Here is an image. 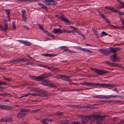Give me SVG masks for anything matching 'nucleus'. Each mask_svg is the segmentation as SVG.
Here are the masks:
<instances>
[{
    "label": "nucleus",
    "mask_w": 124,
    "mask_h": 124,
    "mask_svg": "<svg viewBox=\"0 0 124 124\" xmlns=\"http://www.w3.org/2000/svg\"><path fill=\"white\" fill-rule=\"evenodd\" d=\"M9 95L10 94H9L7 93H0V96H7Z\"/></svg>",
    "instance_id": "obj_48"
},
{
    "label": "nucleus",
    "mask_w": 124,
    "mask_h": 124,
    "mask_svg": "<svg viewBox=\"0 0 124 124\" xmlns=\"http://www.w3.org/2000/svg\"><path fill=\"white\" fill-rule=\"evenodd\" d=\"M63 75H57L55 76V78H57L60 79H62Z\"/></svg>",
    "instance_id": "obj_40"
},
{
    "label": "nucleus",
    "mask_w": 124,
    "mask_h": 124,
    "mask_svg": "<svg viewBox=\"0 0 124 124\" xmlns=\"http://www.w3.org/2000/svg\"><path fill=\"white\" fill-rule=\"evenodd\" d=\"M108 35V34L106 32L104 31H102L101 33V37H104L105 36H106Z\"/></svg>",
    "instance_id": "obj_42"
},
{
    "label": "nucleus",
    "mask_w": 124,
    "mask_h": 124,
    "mask_svg": "<svg viewBox=\"0 0 124 124\" xmlns=\"http://www.w3.org/2000/svg\"><path fill=\"white\" fill-rule=\"evenodd\" d=\"M40 92L41 93L39 94V96L41 97H45L47 96L48 95V93L43 90H40Z\"/></svg>",
    "instance_id": "obj_9"
},
{
    "label": "nucleus",
    "mask_w": 124,
    "mask_h": 124,
    "mask_svg": "<svg viewBox=\"0 0 124 124\" xmlns=\"http://www.w3.org/2000/svg\"><path fill=\"white\" fill-rule=\"evenodd\" d=\"M98 12L99 14L101 16V17L104 19L105 20L107 23H110V21H109V19L107 18L106 16H105L103 14L101 13L100 11H98Z\"/></svg>",
    "instance_id": "obj_10"
},
{
    "label": "nucleus",
    "mask_w": 124,
    "mask_h": 124,
    "mask_svg": "<svg viewBox=\"0 0 124 124\" xmlns=\"http://www.w3.org/2000/svg\"><path fill=\"white\" fill-rule=\"evenodd\" d=\"M18 41L19 42L26 46H30L31 45V43L29 41L20 40H18Z\"/></svg>",
    "instance_id": "obj_12"
},
{
    "label": "nucleus",
    "mask_w": 124,
    "mask_h": 124,
    "mask_svg": "<svg viewBox=\"0 0 124 124\" xmlns=\"http://www.w3.org/2000/svg\"><path fill=\"white\" fill-rule=\"evenodd\" d=\"M90 69L94 71L98 75H99L107 74L108 73V71L106 70H104L93 68H91Z\"/></svg>",
    "instance_id": "obj_4"
},
{
    "label": "nucleus",
    "mask_w": 124,
    "mask_h": 124,
    "mask_svg": "<svg viewBox=\"0 0 124 124\" xmlns=\"http://www.w3.org/2000/svg\"><path fill=\"white\" fill-rule=\"evenodd\" d=\"M34 63H33L32 62H28L26 63V64L27 65H34Z\"/></svg>",
    "instance_id": "obj_52"
},
{
    "label": "nucleus",
    "mask_w": 124,
    "mask_h": 124,
    "mask_svg": "<svg viewBox=\"0 0 124 124\" xmlns=\"http://www.w3.org/2000/svg\"><path fill=\"white\" fill-rule=\"evenodd\" d=\"M31 91L35 92H39L40 90H39L38 88L35 87H33L32 88Z\"/></svg>",
    "instance_id": "obj_37"
},
{
    "label": "nucleus",
    "mask_w": 124,
    "mask_h": 124,
    "mask_svg": "<svg viewBox=\"0 0 124 124\" xmlns=\"http://www.w3.org/2000/svg\"><path fill=\"white\" fill-rule=\"evenodd\" d=\"M6 84V83L5 82H3L0 81V85H5Z\"/></svg>",
    "instance_id": "obj_60"
},
{
    "label": "nucleus",
    "mask_w": 124,
    "mask_h": 124,
    "mask_svg": "<svg viewBox=\"0 0 124 124\" xmlns=\"http://www.w3.org/2000/svg\"><path fill=\"white\" fill-rule=\"evenodd\" d=\"M42 84L45 86H48L49 82L48 80H43L42 81Z\"/></svg>",
    "instance_id": "obj_25"
},
{
    "label": "nucleus",
    "mask_w": 124,
    "mask_h": 124,
    "mask_svg": "<svg viewBox=\"0 0 124 124\" xmlns=\"http://www.w3.org/2000/svg\"><path fill=\"white\" fill-rule=\"evenodd\" d=\"M36 80L38 81H42L43 79L42 76L41 75L40 76L36 77Z\"/></svg>",
    "instance_id": "obj_31"
},
{
    "label": "nucleus",
    "mask_w": 124,
    "mask_h": 124,
    "mask_svg": "<svg viewBox=\"0 0 124 124\" xmlns=\"http://www.w3.org/2000/svg\"><path fill=\"white\" fill-rule=\"evenodd\" d=\"M55 16L57 18L61 19L63 21L66 23L67 24H70V21L67 19L66 18L64 15L61 16L60 15H56Z\"/></svg>",
    "instance_id": "obj_5"
},
{
    "label": "nucleus",
    "mask_w": 124,
    "mask_h": 124,
    "mask_svg": "<svg viewBox=\"0 0 124 124\" xmlns=\"http://www.w3.org/2000/svg\"><path fill=\"white\" fill-rule=\"evenodd\" d=\"M3 23L4 25V30H3V31H6V30H8V24L6 20L4 19V20Z\"/></svg>",
    "instance_id": "obj_20"
},
{
    "label": "nucleus",
    "mask_w": 124,
    "mask_h": 124,
    "mask_svg": "<svg viewBox=\"0 0 124 124\" xmlns=\"http://www.w3.org/2000/svg\"><path fill=\"white\" fill-rule=\"evenodd\" d=\"M78 34L81 35V36L83 37L84 38H85L84 35L82 34L81 32L78 28H77L76 30L75 31Z\"/></svg>",
    "instance_id": "obj_27"
},
{
    "label": "nucleus",
    "mask_w": 124,
    "mask_h": 124,
    "mask_svg": "<svg viewBox=\"0 0 124 124\" xmlns=\"http://www.w3.org/2000/svg\"><path fill=\"white\" fill-rule=\"evenodd\" d=\"M7 15L8 17H9L10 16V10H6Z\"/></svg>",
    "instance_id": "obj_45"
},
{
    "label": "nucleus",
    "mask_w": 124,
    "mask_h": 124,
    "mask_svg": "<svg viewBox=\"0 0 124 124\" xmlns=\"http://www.w3.org/2000/svg\"><path fill=\"white\" fill-rule=\"evenodd\" d=\"M39 29H40L43 31L44 30L43 27L41 26L40 24H39Z\"/></svg>",
    "instance_id": "obj_54"
},
{
    "label": "nucleus",
    "mask_w": 124,
    "mask_h": 124,
    "mask_svg": "<svg viewBox=\"0 0 124 124\" xmlns=\"http://www.w3.org/2000/svg\"><path fill=\"white\" fill-rule=\"evenodd\" d=\"M18 58L14 59H13L12 60L10 61V62H18Z\"/></svg>",
    "instance_id": "obj_44"
},
{
    "label": "nucleus",
    "mask_w": 124,
    "mask_h": 124,
    "mask_svg": "<svg viewBox=\"0 0 124 124\" xmlns=\"http://www.w3.org/2000/svg\"><path fill=\"white\" fill-rule=\"evenodd\" d=\"M22 26L24 27L25 29L28 30H29V28L26 25H22Z\"/></svg>",
    "instance_id": "obj_63"
},
{
    "label": "nucleus",
    "mask_w": 124,
    "mask_h": 124,
    "mask_svg": "<svg viewBox=\"0 0 124 124\" xmlns=\"http://www.w3.org/2000/svg\"><path fill=\"white\" fill-rule=\"evenodd\" d=\"M62 33H72L73 31L72 30H68L67 29L62 30Z\"/></svg>",
    "instance_id": "obj_29"
},
{
    "label": "nucleus",
    "mask_w": 124,
    "mask_h": 124,
    "mask_svg": "<svg viewBox=\"0 0 124 124\" xmlns=\"http://www.w3.org/2000/svg\"><path fill=\"white\" fill-rule=\"evenodd\" d=\"M30 109H21L17 114V117L19 118H21L26 115L30 111Z\"/></svg>",
    "instance_id": "obj_2"
},
{
    "label": "nucleus",
    "mask_w": 124,
    "mask_h": 124,
    "mask_svg": "<svg viewBox=\"0 0 124 124\" xmlns=\"http://www.w3.org/2000/svg\"><path fill=\"white\" fill-rule=\"evenodd\" d=\"M95 85H99L102 86L103 87L105 88L109 87V84H99L98 83H95Z\"/></svg>",
    "instance_id": "obj_16"
},
{
    "label": "nucleus",
    "mask_w": 124,
    "mask_h": 124,
    "mask_svg": "<svg viewBox=\"0 0 124 124\" xmlns=\"http://www.w3.org/2000/svg\"><path fill=\"white\" fill-rule=\"evenodd\" d=\"M116 13H118L119 15H123L124 14L123 13L121 12L120 11H118L117 10V12H116Z\"/></svg>",
    "instance_id": "obj_55"
},
{
    "label": "nucleus",
    "mask_w": 124,
    "mask_h": 124,
    "mask_svg": "<svg viewBox=\"0 0 124 124\" xmlns=\"http://www.w3.org/2000/svg\"><path fill=\"white\" fill-rule=\"evenodd\" d=\"M48 86L54 88H56L57 87V86L54 83L51 82H49Z\"/></svg>",
    "instance_id": "obj_30"
},
{
    "label": "nucleus",
    "mask_w": 124,
    "mask_h": 124,
    "mask_svg": "<svg viewBox=\"0 0 124 124\" xmlns=\"http://www.w3.org/2000/svg\"><path fill=\"white\" fill-rule=\"evenodd\" d=\"M18 62H26L28 60L26 58H18Z\"/></svg>",
    "instance_id": "obj_26"
},
{
    "label": "nucleus",
    "mask_w": 124,
    "mask_h": 124,
    "mask_svg": "<svg viewBox=\"0 0 124 124\" xmlns=\"http://www.w3.org/2000/svg\"><path fill=\"white\" fill-rule=\"evenodd\" d=\"M57 2L54 1L52 0H50V5H54L57 4Z\"/></svg>",
    "instance_id": "obj_32"
},
{
    "label": "nucleus",
    "mask_w": 124,
    "mask_h": 124,
    "mask_svg": "<svg viewBox=\"0 0 124 124\" xmlns=\"http://www.w3.org/2000/svg\"><path fill=\"white\" fill-rule=\"evenodd\" d=\"M93 97L96 98L101 99L102 95H98L93 96Z\"/></svg>",
    "instance_id": "obj_39"
},
{
    "label": "nucleus",
    "mask_w": 124,
    "mask_h": 124,
    "mask_svg": "<svg viewBox=\"0 0 124 124\" xmlns=\"http://www.w3.org/2000/svg\"><path fill=\"white\" fill-rule=\"evenodd\" d=\"M118 2L120 4L123 6L121 7V8H124V3L121 1L120 0H117Z\"/></svg>",
    "instance_id": "obj_43"
},
{
    "label": "nucleus",
    "mask_w": 124,
    "mask_h": 124,
    "mask_svg": "<svg viewBox=\"0 0 124 124\" xmlns=\"http://www.w3.org/2000/svg\"><path fill=\"white\" fill-rule=\"evenodd\" d=\"M80 84L82 85H91L92 86H95V83H90L88 82H84L80 83Z\"/></svg>",
    "instance_id": "obj_13"
},
{
    "label": "nucleus",
    "mask_w": 124,
    "mask_h": 124,
    "mask_svg": "<svg viewBox=\"0 0 124 124\" xmlns=\"http://www.w3.org/2000/svg\"><path fill=\"white\" fill-rule=\"evenodd\" d=\"M46 68H47L49 70L52 69V70H57V68H52L51 67H48L47 66H46Z\"/></svg>",
    "instance_id": "obj_49"
},
{
    "label": "nucleus",
    "mask_w": 124,
    "mask_h": 124,
    "mask_svg": "<svg viewBox=\"0 0 124 124\" xmlns=\"http://www.w3.org/2000/svg\"><path fill=\"white\" fill-rule=\"evenodd\" d=\"M61 49H63L65 51H66L68 50V47H67L66 46H61L59 47Z\"/></svg>",
    "instance_id": "obj_36"
},
{
    "label": "nucleus",
    "mask_w": 124,
    "mask_h": 124,
    "mask_svg": "<svg viewBox=\"0 0 124 124\" xmlns=\"http://www.w3.org/2000/svg\"><path fill=\"white\" fill-rule=\"evenodd\" d=\"M99 51L100 53L103 54L108 55L110 54L109 50L107 49H100L99 50Z\"/></svg>",
    "instance_id": "obj_6"
},
{
    "label": "nucleus",
    "mask_w": 124,
    "mask_h": 124,
    "mask_svg": "<svg viewBox=\"0 0 124 124\" xmlns=\"http://www.w3.org/2000/svg\"><path fill=\"white\" fill-rule=\"evenodd\" d=\"M116 85L114 84H109V87H111V88H114L116 87Z\"/></svg>",
    "instance_id": "obj_51"
},
{
    "label": "nucleus",
    "mask_w": 124,
    "mask_h": 124,
    "mask_svg": "<svg viewBox=\"0 0 124 124\" xmlns=\"http://www.w3.org/2000/svg\"><path fill=\"white\" fill-rule=\"evenodd\" d=\"M118 124H124V120L120 121Z\"/></svg>",
    "instance_id": "obj_58"
},
{
    "label": "nucleus",
    "mask_w": 124,
    "mask_h": 124,
    "mask_svg": "<svg viewBox=\"0 0 124 124\" xmlns=\"http://www.w3.org/2000/svg\"><path fill=\"white\" fill-rule=\"evenodd\" d=\"M110 11H111L112 12L116 13V12H117V10H116L115 9V8H111V9H110Z\"/></svg>",
    "instance_id": "obj_50"
},
{
    "label": "nucleus",
    "mask_w": 124,
    "mask_h": 124,
    "mask_svg": "<svg viewBox=\"0 0 124 124\" xmlns=\"http://www.w3.org/2000/svg\"><path fill=\"white\" fill-rule=\"evenodd\" d=\"M44 33H45L47 35H48V33H49V32L48 31H46L44 30L43 31Z\"/></svg>",
    "instance_id": "obj_64"
},
{
    "label": "nucleus",
    "mask_w": 124,
    "mask_h": 124,
    "mask_svg": "<svg viewBox=\"0 0 124 124\" xmlns=\"http://www.w3.org/2000/svg\"><path fill=\"white\" fill-rule=\"evenodd\" d=\"M77 48L83 51L88 52L89 53H92L93 52L92 51L89 49L88 48H82L80 47H77Z\"/></svg>",
    "instance_id": "obj_8"
},
{
    "label": "nucleus",
    "mask_w": 124,
    "mask_h": 124,
    "mask_svg": "<svg viewBox=\"0 0 124 124\" xmlns=\"http://www.w3.org/2000/svg\"><path fill=\"white\" fill-rule=\"evenodd\" d=\"M110 65L111 66L118 67L119 68H120L121 66L120 65H118L117 64L114 63H111Z\"/></svg>",
    "instance_id": "obj_34"
},
{
    "label": "nucleus",
    "mask_w": 124,
    "mask_h": 124,
    "mask_svg": "<svg viewBox=\"0 0 124 124\" xmlns=\"http://www.w3.org/2000/svg\"><path fill=\"white\" fill-rule=\"evenodd\" d=\"M38 95L39 94H37L34 93H28L27 94V96L28 95H31L34 96H39Z\"/></svg>",
    "instance_id": "obj_41"
},
{
    "label": "nucleus",
    "mask_w": 124,
    "mask_h": 124,
    "mask_svg": "<svg viewBox=\"0 0 124 124\" xmlns=\"http://www.w3.org/2000/svg\"><path fill=\"white\" fill-rule=\"evenodd\" d=\"M105 62L106 64L108 65H110V64H111V63L110 62H108V61H106L105 62Z\"/></svg>",
    "instance_id": "obj_59"
},
{
    "label": "nucleus",
    "mask_w": 124,
    "mask_h": 124,
    "mask_svg": "<svg viewBox=\"0 0 124 124\" xmlns=\"http://www.w3.org/2000/svg\"><path fill=\"white\" fill-rule=\"evenodd\" d=\"M12 108L11 107L8 106L0 105V109H11Z\"/></svg>",
    "instance_id": "obj_11"
},
{
    "label": "nucleus",
    "mask_w": 124,
    "mask_h": 124,
    "mask_svg": "<svg viewBox=\"0 0 124 124\" xmlns=\"http://www.w3.org/2000/svg\"><path fill=\"white\" fill-rule=\"evenodd\" d=\"M110 50L109 51L110 52V54L111 53H112L114 54H116V53L118 51L120 50L121 49V48L120 47H117L115 48H113L112 47H110L109 48Z\"/></svg>",
    "instance_id": "obj_7"
},
{
    "label": "nucleus",
    "mask_w": 124,
    "mask_h": 124,
    "mask_svg": "<svg viewBox=\"0 0 124 124\" xmlns=\"http://www.w3.org/2000/svg\"><path fill=\"white\" fill-rule=\"evenodd\" d=\"M116 54H114L113 56H111L110 58L112 62L115 61L116 60Z\"/></svg>",
    "instance_id": "obj_28"
},
{
    "label": "nucleus",
    "mask_w": 124,
    "mask_h": 124,
    "mask_svg": "<svg viewBox=\"0 0 124 124\" xmlns=\"http://www.w3.org/2000/svg\"><path fill=\"white\" fill-rule=\"evenodd\" d=\"M62 80L68 81L69 82H71V80L69 76H65L63 75Z\"/></svg>",
    "instance_id": "obj_19"
},
{
    "label": "nucleus",
    "mask_w": 124,
    "mask_h": 124,
    "mask_svg": "<svg viewBox=\"0 0 124 124\" xmlns=\"http://www.w3.org/2000/svg\"><path fill=\"white\" fill-rule=\"evenodd\" d=\"M69 123V121L68 120H66L65 122L62 123L61 122L59 123L58 124H68Z\"/></svg>",
    "instance_id": "obj_47"
},
{
    "label": "nucleus",
    "mask_w": 124,
    "mask_h": 124,
    "mask_svg": "<svg viewBox=\"0 0 124 124\" xmlns=\"http://www.w3.org/2000/svg\"><path fill=\"white\" fill-rule=\"evenodd\" d=\"M11 120V118H2L0 120V122H4L10 121Z\"/></svg>",
    "instance_id": "obj_24"
},
{
    "label": "nucleus",
    "mask_w": 124,
    "mask_h": 124,
    "mask_svg": "<svg viewBox=\"0 0 124 124\" xmlns=\"http://www.w3.org/2000/svg\"><path fill=\"white\" fill-rule=\"evenodd\" d=\"M93 33L95 35L97 38H99V36L98 32L96 30H93Z\"/></svg>",
    "instance_id": "obj_35"
},
{
    "label": "nucleus",
    "mask_w": 124,
    "mask_h": 124,
    "mask_svg": "<svg viewBox=\"0 0 124 124\" xmlns=\"http://www.w3.org/2000/svg\"><path fill=\"white\" fill-rule=\"evenodd\" d=\"M39 109H36L35 110H32V112H36L37 111H39Z\"/></svg>",
    "instance_id": "obj_61"
},
{
    "label": "nucleus",
    "mask_w": 124,
    "mask_h": 124,
    "mask_svg": "<svg viewBox=\"0 0 124 124\" xmlns=\"http://www.w3.org/2000/svg\"><path fill=\"white\" fill-rule=\"evenodd\" d=\"M42 55L43 56L49 57H51L56 56V54H48L47 53L43 54Z\"/></svg>",
    "instance_id": "obj_23"
},
{
    "label": "nucleus",
    "mask_w": 124,
    "mask_h": 124,
    "mask_svg": "<svg viewBox=\"0 0 124 124\" xmlns=\"http://www.w3.org/2000/svg\"><path fill=\"white\" fill-rule=\"evenodd\" d=\"M50 0H45V1H43V2L47 5L50 6Z\"/></svg>",
    "instance_id": "obj_33"
},
{
    "label": "nucleus",
    "mask_w": 124,
    "mask_h": 124,
    "mask_svg": "<svg viewBox=\"0 0 124 124\" xmlns=\"http://www.w3.org/2000/svg\"><path fill=\"white\" fill-rule=\"evenodd\" d=\"M92 121L95 119L98 124H100L104 119L105 116L92 114Z\"/></svg>",
    "instance_id": "obj_1"
},
{
    "label": "nucleus",
    "mask_w": 124,
    "mask_h": 124,
    "mask_svg": "<svg viewBox=\"0 0 124 124\" xmlns=\"http://www.w3.org/2000/svg\"><path fill=\"white\" fill-rule=\"evenodd\" d=\"M70 27L74 31H75L77 28L73 26H70Z\"/></svg>",
    "instance_id": "obj_57"
},
{
    "label": "nucleus",
    "mask_w": 124,
    "mask_h": 124,
    "mask_svg": "<svg viewBox=\"0 0 124 124\" xmlns=\"http://www.w3.org/2000/svg\"><path fill=\"white\" fill-rule=\"evenodd\" d=\"M92 115L90 116H81V121L83 123H86L89 120L92 121Z\"/></svg>",
    "instance_id": "obj_3"
},
{
    "label": "nucleus",
    "mask_w": 124,
    "mask_h": 124,
    "mask_svg": "<svg viewBox=\"0 0 124 124\" xmlns=\"http://www.w3.org/2000/svg\"><path fill=\"white\" fill-rule=\"evenodd\" d=\"M52 32L57 34H59L62 33V30L60 28L55 29L52 31Z\"/></svg>",
    "instance_id": "obj_15"
},
{
    "label": "nucleus",
    "mask_w": 124,
    "mask_h": 124,
    "mask_svg": "<svg viewBox=\"0 0 124 124\" xmlns=\"http://www.w3.org/2000/svg\"><path fill=\"white\" fill-rule=\"evenodd\" d=\"M57 114L58 116H62L64 114L63 113L59 111H57Z\"/></svg>",
    "instance_id": "obj_46"
},
{
    "label": "nucleus",
    "mask_w": 124,
    "mask_h": 124,
    "mask_svg": "<svg viewBox=\"0 0 124 124\" xmlns=\"http://www.w3.org/2000/svg\"><path fill=\"white\" fill-rule=\"evenodd\" d=\"M4 78L5 80H7L8 81H11V79L9 78H5V77H4Z\"/></svg>",
    "instance_id": "obj_62"
},
{
    "label": "nucleus",
    "mask_w": 124,
    "mask_h": 124,
    "mask_svg": "<svg viewBox=\"0 0 124 124\" xmlns=\"http://www.w3.org/2000/svg\"><path fill=\"white\" fill-rule=\"evenodd\" d=\"M38 5L42 8L45 9L46 10H47V7L44 4L39 3H38Z\"/></svg>",
    "instance_id": "obj_22"
},
{
    "label": "nucleus",
    "mask_w": 124,
    "mask_h": 124,
    "mask_svg": "<svg viewBox=\"0 0 124 124\" xmlns=\"http://www.w3.org/2000/svg\"><path fill=\"white\" fill-rule=\"evenodd\" d=\"M22 13V18L23 20L25 23H26V15L25 14V11L24 10H22L21 11Z\"/></svg>",
    "instance_id": "obj_18"
},
{
    "label": "nucleus",
    "mask_w": 124,
    "mask_h": 124,
    "mask_svg": "<svg viewBox=\"0 0 124 124\" xmlns=\"http://www.w3.org/2000/svg\"><path fill=\"white\" fill-rule=\"evenodd\" d=\"M52 75V73H48L42 75V76L43 78V79L45 78H47L48 77H49L51 76Z\"/></svg>",
    "instance_id": "obj_21"
},
{
    "label": "nucleus",
    "mask_w": 124,
    "mask_h": 124,
    "mask_svg": "<svg viewBox=\"0 0 124 124\" xmlns=\"http://www.w3.org/2000/svg\"><path fill=\"white\" fill-rule=\"evenodd\" d=\"M68 52L71 53H77L78 52L74 51L72 50H68Z\"/></svg>",
    "instance_id": "obj_53"
},
{
    "label": "nucleus",
    "mask_w": 124,
    "mask_h": 124,
    "mask_svg": "<svg viewBox=\"0 0 124 124\" xmlns=\"http://www.w3.org/2000/svg\"><path fill=\"white\" fill-rule=\"evenodd\" d=\"M53 120L50 118H46L41 121V122L43 124H49L47 122V121L52 122Z\"/></svg>",
    "instance_id": "obj_14"
},
{
    "label": "nucleus",
    "mask_w": 124,
    "mask_h": 124,
    "mask_svg": "<svg viewBox=\"0 0 124 124\" xmlns=\"http://www.w3.org/2000/svg\"><path fill=\"white\" fill-rule=\"evenodd\" d=\"M48 36H49L50 37H52V38H54L55 37L53 35L51 34V33H48Z\"/></svg>",
    "instance_id": "obj_56"
},
{
    "label": "nucleus",
    "mask_w": 124,
    "mask_h": 124,
    "mask_svg": "<svg viewBox=\"0 0 124 124\" xmlns=\"http://www.w3.org/2000/svg\"><path fill=\"white\" fill-rule=\"evenodd\" d=\"M117 97V96L116 95L113 96L111 95H110L105 96H103L102 95L101 99H108L113 97Z\"/></svg>",
    "instance_id": "obj_17"
},
{
    "label": "nucleus",
    "mask_w": 124,
    "mask_h": 124,
    "mask_svg": "<svg viewBox=\"0 0 124 124\" xmlns=\"http://www.w3.org/2000/svg\"><path fill=\"white\" fill-rule=\"evenodd\" d=\"M120 20L122 23V28L124 29V19H123L121 18L120 19Z\"/></svg>",
    "instance_id": "obj_38"
}]
</instances>
